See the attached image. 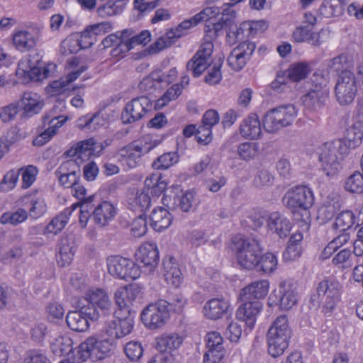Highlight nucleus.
Returning a JSON list of instances; mask_svg holds the SVG:
<instances>
[{
    "instance_id": "nucleus-1",
    "label": "nucleus",
    "mask_w": 363,
    "mask_h": 363,
    "mask_svg": "<svg viewBox=\"0 0 363 363\" xmlns=\"http://www.w3.org/2000/svg\"><path fill=\"white\" fill-rule=\"evenodd\" d=\"M226 21L219 18L210 20L206 23L205 32L209 40L201 44L199 49L186 64V70L191 72L194 77H199L208 67L211 62L213 45L211 40L219 35Z\"/></svg>"
},
{
    "instance_id": "nucleus-2",
    "label": "nucleus",
    "mask_w": 363,
    "mask_h": 363,
    "mask_svg": "<svg viewBox=\"0 0 363 363\" xmlns=\"http://www.w3.org/2000/svg\"><path fill=\"white\" fill-rule=\"evenodd\" d=\"M348 153L346 142L342 139L326 142L320 145L318 154L323 172L329 177L337 175L341 169L340 162Z\"/></svg>"
},
{
    "instance_id": "nucleus-3",
    "label": "nucleus",
    "mask_w": 363,
    "mask_h": 363,
    "mask_svg": "<svg viewBox=\"0 0 363 363\" xmlns=\"http://www.w3.org/2000/svg\"><path fill=\"white\" fill-rule=\"evenodd\" d=\"M259 241L254 238H240L235 241V250L239 264L247 269H253L259 264L262 252Z\"/></svg>"
},
{
    "instance_id": "nucleus-4",
    "label": "nucleus",
    "mask_w": 363,
    "mask_h": 363,
    "mask_svg": "<svg viewBox=\"0 0 363 363\" xmlns=\"http://www.w3.org/2000/svg\"><path fill=\"white\" fill-rule=\"evenodd\" d=\"M297 116V110L292 104L282 105L268 111L263 119L266 131L275 133L291 125Z\"/></svg>"
},
{
    "instance_id": "nucleus-5",
    "label": "nucleus",
    "mask_w": 363,
    "mask_h": 363,
    "mask_svg": "<svg viewBox=\"0 0 363 363\" xmlns=\"http://www.w3.org/2000/svg\"><path fill=\"white\" fill-rule=\"evenodd\" d=\"M158 144L157 140H152L149 135L144 136L120 150L121 160L129 168H134L140 163L142 156L148 153Z\"/></svg>"
},
{
    "instance_id": "nucleus-6",
    "label": "nucleus",
    "mask_w": 363,
    "mask_h": 363,
    "mask_svg": "<svg viewBox=\"0 0 363 363\" xmlns=\"http://www.w3.org/2000/svg\"><path fill=\"white\" fill-rule=\"evenodd\" d=\"M340 284L333 280H323L316 288V294L311 297V301L322 306V311L329 315L340 301Z\"/></svg>"
},
{
    "instance_id": "nucleus-7",
    "label": "nucleus",
    "mask_w": 363,
    "mask_h": 363,
    "mask_svg": "<svg viewBox=\"0 0 363 363\" xmlns=\"http://www.w3.org/2000/svg\"><path fill=\"white\" fill-rule=\"evenodd\" d=\"M282 203L293 212L299 210L306 211L314 203V195L309 187L296 186L286 191L282 197Z\"/></svg>"
},
{
    "instance_id": "nucleus-8",
    "label": "nucleus",
    "mask_w": 363,
    "mask_h": 363,
    "mask_svg": "<svg viewBox=\"0 0 363 363\" xmlns=\"http://www.w3.org/2000/svg\"><path fill=\"white\" fill-rule=\"evenodd\" d=\"M357 92V85L354 74L349 69L340 72L335 86V94L338 103L342 106L351 104Z\"/></svg>"
},
{
    "instance_id": "nucleus-9",
    "label": "nucleus",
    "mask_w": 363,
    "mask_h": 363,
    "mask_svg": "<svg viewBox=\"0 0 363 363\" xmlns=\"http://www.w3.org/2000/svg\"><path fill=\"white\" fill-rule=\"evenodd\" d=\"M109 274L126 281L134 280L140 275V267L133 261L121 256H111L106 259Z\"/></svg>"
},
{
    "instance_id": "nucleus-10",
    "label": "nucleus",
    "mask_w": 363,
    "mask_h": 363,
    "mask_svg": "<svg viewBox=\"0 0 363 363\" xmlns=\"http://www.w3.org/2000/svg\"><path fill=\"white\" fill-rule=\"evenodd\" d=\"M169 303L160 300L149 304L141 313V320L145 326L150 329L162 327L169 318Z\"/></svg>"
},
{
    "instance_id": "nucleus-11",
    "label": "nucleus",
    "mask_w": 363,
    "mask_h": 363,
    "mask_svg": "<svg viewBox=\"0 0 363 363\" xmlns=\"http://www.w3.org/2000/svg\"><path fill=\"white\" fill-rule=\"evenodd\" d=\"M41 38V28L29 26L26 29L16 30L12 35L14 48L21 52L35 49Z\"/></svg>"
},
{
    "instance_id": "nucleus-12",
    "label": "nucleus",
    "mask_w": 363,
    "mask_h": 363,
    "mask_svg": "<svg viewBox=\"0 0 363 363\" xmlns=\"http://www.w3.org/2000/svg\"><path fill=\"white\" fill-rule=\"evenodd\" d=\"M152 109V102L147 96L134 98L125 106L121 120L123 123H132L140 120Z\"/></svg>"
},
{
    "instance_id": "nucleus-13",
    "label": "nucleus",
    "mask_w": 363,
    "mask_h": 363,
    "mask_svg": "<svg viewBox=\"0 0 363 363\" xmlns=\"http://www.w3.org/2000/svg\"><path fill=\"white\" fill-rule=\"evenodd\" d=\"M116 319L108 321L105 328L106 333L114 340L130 334L134 325L133 314H121V311H115Z\"/></svg>"
},
{
    "instance_id": "nucleus-14",
    "label": "nucleus",
    "mask_w": 363,
    "mask_h": 363,
    "mask_svg": "<svg viewBox=\"0 0 363 363\" xmlns=\"http://www.w3.org/2000/svg\"><path fill=\"white\" fill-rule=\"evenodd\" d=\"M30 55L26 62L18 63L17 74H26L32 80L42 81L53 75L56 70V65L48 63L43 67L39 65L40 60H37V65L30 59Z\"/></svg>"
},
{
    "instance_id": "nucleus-15",
    "label": "nucleus",
    "mask_w": 363,
    "mask_h": 363,
    "mask_svg": "<svg viewBox=\"0 0 363 363\" xmlns=\"http://www.w3.org/2000/svg\"><path fill=\"white\" fill-rule=\"evenodd\" d=\"M269 298L282 310H289L297 303L298 294L293 284L284 281L273 291Z\"/></svg>"
},
{
    "instance_id": "nucleus-16",
    "label": "nucleus",
    "mask_w": 363,
    "mask_h": 363,
    "mask_svg": "<svg viewBox=\"0 0 363 363\" xmlns=\"http://www.w3.org/2000/svg\"><path fill=\"white\" fill-rule=\"evenodd\" d=\"M256 48L255 43L243 41L233 48L227 58L229 67L235 70H241L250 60Z\"/></svg>"
},
{
    "instance_id": "nucleus-17",
    "label": "nucleus",
    "mask_w": 363,
    "mask_h": 363,
    "mask_svg": "<svg viewBox=\"0 0 363 363\" xmlns=\"http://www.w3.org/2000/svg\"><path fill=\"white\" fill-rule=\"evenodd\" d=\"M206 352L203 357L204 363H221L225 355L223 339L218 332H210L206 337Z\"/></svg>"
},
{
    "instance_id": "nucleus-18",
    "label": "nucleus",
    "mask_w": 363,
    "mask_h": 363,
    "mask_svg": "<svg viewBox=\"0 0 363 363\" xmlns=\"http://www.w3.org/2000/svg\"><path fill=\"white\" fill-rule=\"evenodd\" d=\"M137 261L148 273L152 272L158 265L159 252L154 243H143L135 253Z\"/></svg>"
},
{
    "instance_id": "nucleus-19",
    "label": "nucleus",
    "mask_w": 363,
    "mask_h": 363,
    "mask_svg": "<svg viewBox=\"0 0 363 363\" xmlns=\"http://www.w3.org/2000/svg\"><path fill=\"white\" fill-rule=\"evenodd\" d=\"M328 96V89H311L302 96V103L307 111L319 113L325 106Z\"/></svg>"
},
{
    "instance_id": "nucleus-20",
    "label": "nucleus",
    "mask_w": 363,
    "mask_h": 363,
    "mask_svg": "<svg viewBox=\"0 0 363 363\" xmlns=\"http://www.w3.org/2000/svg\"><path fill=\"white\" fill-rule=\"evenodd\" d=\"M236 311L238 320L245 322L247 327L251 330L256 323L257 317L260 313L262 304L258 301H243Z\"/></svg>"
},
{
    "instance_id": "nucleus-21",
    "label": "nucleus",
    "mask_w": 363,
    "mask_h": 363,
    "mask_svg": "<svg viewBox=\"0 0 363 363\" xmlns=\"http://www.w3.org/2000/svg\"><path fill=\"white\" fill-rule=\"evenodd\" d=\"M17 102L20 109L23 111V117H31L38 113L44 105L40 96L33 92H24Z\"/></svg>"
},
{
    "instance_id": "nucleus-22",
    "label": "nucleus",
    "mask_w": 363,
    "mask_h": 363,
    "mask_svg": "<svg viewBox=\"0 0 363 363\" xmlns=\"http://www.w3.org/2000/svg\"><path fill=\"white\" fill-rule=\"evenodd\" d=\"M116 213V208L111 202L104 201L94 208L91 217L96 225L104 227L113 220Z\"/></svg>"
},
{
    "instance_id": "nucleus-23",
    "label": "nucleus",
    "mask_w": 363,
    "mask_h": 363,
    "mask_svg": "<svg viewBox=\"0 0 363 363\" xmlns=\"http://www.w3.org/2000/svg\"><path fill=\"white\" fill-rule=\"evenodd\" d=\"M267 221L269 230L280 238H286L291 230L292 225L289 219L279 212L271 213Z\"/></svg>"
},
{
    "instance_id": "nucleus-24",
    "label": "nucleus",
    "mask_w": 363,
    "mask_h": 363,
    "mask_svg": "<svg viewBox=\"0 0 363 363\" xmlns=\"http://www.w3.org/2000/svg\"><path fill=\"white\" fill-rule=\"evenodd\" d=\"M240 133L242 137L257 140L262 135V126L259 118L256 113H251L244 118L240 125Z\"/></svg>"
},
{
    "instance_id": "nucleus-25",
    "label": "nucleus",
    "mask_w": 363,
    "mask_h": 363,
    "mask_svg": "<svg viewBox=\"0 0 363 363\" xmlns=\"http://www.w3.org/2000/svg\"><path fill=\"white\" fill-rule=\"evenodd\" d=\"M230 307L229 302L223 298H213L208 300L203 306V315L210 320L221 318Z\"/></svg>"
},
{
    "instance_id": "nucleus-26",
    "label": "nucleus",
    "mask_w": 363,
    "mask_h": 363,
    "mask_svg": "<svg viewBox=\"0 0 363 363\" xmlns=\"http://www.w3.org/2000/svg\"><path fill=\"white\" fill-rule=\"evenodd\" d=\"M58 247L57 263L61 267H65L72 262L75 252L74 236L69 235L62 237L58 242Z\"/></svg>"
},
{
    "instance_id": "nucleus-27",
    "label": "nucleus",
    "mask_w": 363,
    "mask_h": 363,
    "mask_svg": "<svg viewBox=\"0 0 363 363\" xmlns=\"http://www.w3.org/2000/svg\"><path fill=\"white\" fill-rule=\"evenodd\" d=\"M269 283L266 279L255 281L245 287L240 292L242 301H252L265 297L268 293Z\"/></svg>"
},
{
    "instance_id": "nucleus-28",
    "label": "nucleus",
    "mask_w": 363,
    "mask_h": 363,
    "mask_svg": "<svg viewBox=\"0 0 363 363\" xmlns=\"http://www.w3.org/2000/svg\"><path fill=\"white\" fill-rule=\"evenodd\" d=\"M163 275L166 281L174 287H179L182 283V276L178 264L173 257L163 260Z\"/></svg>"
},
{
    "instance_id": "nucleus-29",
    "label": "nucleus",
    "mask_w": 363,
    "mask_h": 363,
    "mask_svg": "<svg viewBox=\"0 0 363 363\" xmlns=\"http://www.w3.org/2000/svg\"><path fill=\"white\" fill-rule=\"evenodd\" d=\"M257 23H251L250 21L242 23L239 27L235 26L231 28L227 34V40L231 45L237 41L242 40L244 38L257 34Z\"/></svg>"
},
{
    "instance_id": "nucleus-30",
    "label": "nucleus",
    "mask_w": 363,
    "mask_h": 363,
    "mask_svg": "<svg viewBox=\"0 0 363 363\" xmlns=\"http://www.w3.org/2000/svg\"><path fill=\"white\" fill-rule=\"evenodd\" d=\"M156 347L161 353L177 350L183 342L182 336L177 333H164L156 338Z\"/></svg>"
},
{
    "instance_id": "nucleus-31",
    "label": "nucleus",
    "mask_w": 363,
    "mask_h": 363,
    "mask_svg": "<svg viewBox=\"0 0 363 363\" xmlns=\"http://www.w3.org/2000/svg\"><path fill=\"white\" fill-rule=\"evenodd\" d=\"M151 226L156 231H162L167 229L172 221L170 213L163 207L155 208L150 216Z\"/></svg>"
},
{
    "instance_id": "nucleus-32",
    "label": "nucleus",
    "mask_w": 363,
    "mask_h": 363,
    "mask_svg": "<svg viewBox=\"0 0 363 363\" xmlns=\"http://www.w3.org/2000/svg\"><path fill=\"white\" fill-rule=\"evenodd\" d=\"M75 208L76 206L72 205L71 207L65 208L60 213L50 220L45 227L44 233L56 235L62 231L67 225L69 216Z\"/></svg>"
},
{
    "instance_id": "nucleus-33",
    "label": "nucleus",
    "mask_w": 363,
    "mask_h": 363,
    "mask_svg": "<svg viewBox=\"0 0 363 363\" xmlns=\"http://www.w3.org/2000/svg\"><path fill=\"white\" fill-rule=\"evenodd\" d=\"M86 299L104 313H106L111 308V302L106 291L95 289L89 291L86 294Z\"/></svg>"
},
{
    "instance_id": "nucleus-34",
    "label": "nucleus",
    "mask_w": 363,
    "mask_h": 363,
    "mask_svg": "<svg viewBox=\"0 0 363 363\" xmlns=\"http://www.w3.org/2000/svg\"><path fill=\"white\" fill-rule=\"evenodd\" d=\"M363 139V122L361 121H354L346 130V135L344 141L348 147V152L350 149L358 147Z\"/></svg>"
},
{
    "instance_id": "nucleus-35",
    "label": "nucleus",
    "mask_w": 363,
    "mask_h": 363,
    "mask_svg": "<svg viewBox=\"0 0 363 363\" xmlns=\"http://www.w3.org/2000/svg\"><path fill=\"white\" fill-rule=\"evenodd\" d=\"M348 4V0H323L319 11L325 18L340 16Z\"/></svg>"
},
{
    "instance_id": "nucleus-36",
    "label": "nucleus",
    "mask_w": 363,
    "mask_h": 363,
    "mask_svg": "<svg viewBox=\"0 0 363 363\" xmlns=\"http://www.w3.org/2000/svg\"><path fill=\"white\" fill-rule=\"evenodd\" d=\"M291 329L289 326L288 318L286 315H282L278 316L268 330L267 336L280 337L285 336L286 339L289 340L291 337Z\"/></svg>"
},
{
    "instance_id": "nucleus-37",
    "label": "nucleus",
    "mask_w": 363,
    "mask_h": 363,
    "mask_svg": "<svg viewBox=\"0 0 363 363\" xmlns=\"http://www.w3.org/2000/svg\"><path fill=\"white\" fill-rule=\"evenodd\" d=\"M95 142L94 139L90 138L78 143L75 147H72L66 152L68 157H77L83 160L88 158L93 154Z\"/></svg>"
},
{
    "instance_id": "nucleus-38",
    "label": "nucleus",
    "mask_w": 363,
    "mask_h": 363,
    "mask_svg": "<svg viewBox=\"0 0 363 363\" xmlns=\"http://www.w3.org/2000/svg\"><path fill=\"white\" fill-rule=\"evenodd\" d=\"M66 323L68 327L77 332H84L89 326V321L79 311H69L66 316Z\"/></svg>"
},
{
    "instance_id": "nucleus-39",
    "label": "nucleus",
    "mask_w": 363,
    "mask_h": 363,
    "mask_svg": "<svg viewBox=\"0 0 363 363\" xmlns=\"http://www.w3.org/2000/svg\"><path fill=\"white\" fill-rule=\"evenodd\" d=\"M50 347L55 355H66L72 351V340L67 335H60L52 342Z\"/></svg>"
},
{
    "instance_id": "nucleus-40",
    "label": "nucleus",
    "mask_w": 363,
    "mask_h": 363,
    "mask_svg": "<svg viewBox=\"0 0 363 363\" xmlns=\"http://www.w3.org/2000/svg\"><path fill=\"white\" fill-rule=\"evenodd\" d=\"M289 340L285 336L269 337L267 336L268 352L273 357H277L282 354L289 346Z\"/></svg>"
},
{
    "instance_id": "nucleus-41",
    "label": "nucleus",
    "mask_w": 363,
    "mask_h": 363,
    "mask_svg": "<svg viewBox=\"0 0 363 363\" xmlns=\"http://www.w3.org/2000/svg\"><path fill=\"white\" fill-rule=\"evenodd\" d=\"M164 77L158 72H153L150 76L145 77L139 84L141 91L147 94H152L156 89L161 88V83L164 82Z\"/></svg>"
},
{
    "instance_id": "nucleus-42",
    "label": "nucleus",
    "mask_w": 363,
    "mask_h": 363,
    "mask_svg": "<svg viewBox=\"0 0 363 363\" xmlns=\"http://www.w3.org/2000/svg\"><path fill=\"white\" fill-rule=\"evenodd\" d=\"M355 216L351 211H343L336 217L333 228L338 231H347L354 223Z\"/></svg>"
},
{
    "instance_id": "nucleus-43",
    "label": "nucleus",
    "mask_w": 363,
    "mask_h": 363,
    "mask_svg": "<svg viewBox=\"0 0 363 363\" xmlns=\"http://www.w3.org/2000/svg\"><path fill=\"white\" fill-rule=\"evenodd\" d=\"M195 202L194 194L192 191H187L180 195L174 197V207L184 212L190 211Z\"/></svg>"
},
{
    "instance_id": "nucleus-44",
    "label": "nucleus",
    "mask_w": 363,
    "mask_h": 363,
    "mask_svg": "<svg viewBox=\"0 0 363 363\" xmlns=\"http://www.w3.org/2000/svg\"><path fill=\"white\" fill-rule=\"evenodd\" d=\"M149 194V189H138L135 194H133L131 203L138 207L140 211H144L148 209L151 203V198Z\"/></svg>"
},
{
    "instance_id": "nucleus-45",
    "label": "nucleus",
    "mask_w": 363,
    "mask_h": 363,
    "mask_svg": "<svg viewBox=\"0 0 363 363\" xmlns=\"http://www.w3.org/2000/svg\"><path fill=\"white\" fill-rule=\"evenodd\" d=\"M309 71V67L306 63L298 62L291 65L286 70V73L290 81L299 82L307 77Z\"/></svg>"
},
{
    "instance_id": "nucleus-46",
    "label": "nucleus",
    "mask_w": 363,
    "mask_h": 363,
    "mask_svg": "<svg viewBox=\"0 0 363 363\" xmlns=\"http://www.w3.org/2000/svg\"><path fill=\"white\" fill-rule=\"evenodd\" d=\"M278 264L277 256L271 252L259 255V264L255 267L264 273H272L276 270Z\"/></svg>"
},
{
    "instance_id": "nucleus-47",
    "label": "nucleus",
    "mask_w": 363,
    "mask_h": 363,
    "mask_svg": "<svg viewBox=\"0 0 363 363\" xmlns=\"http://www.w3.org/2000/svg\"><path fill=\"white\" fill-rule=\"evenodd\" d=\"M28 218V212L18 208L16 211H9L4 213L0 218V223L2 224H11L16 225L25 221Z\"/></svg>"
},
{
    "instance_id": "nucleus-48",
    "label": "nucleus",
    "mask_w": 363,
    "mask_h": 363,
    "mask_svg": "<svg viewBox=\"0 0 363 363\" xmlns=\"http://www.w3.org/2000/svg\"><path fill=\"white\" fill-rule=\"evenodd\" d=\"M67 67L73 69L74 70L68 73L65 78V82L67 84L75 81L84 72H85L88 67L84 65H79V60L77 57H72L67 61Z\"/></svg>"
},
{
    "instance_id": "nucleus-49",
    "label": "nucleus",
    "mask_w": 363,
    "mask_h": 363,
    "mask_svg": "<svg viewBox=\"0 0 363 363\" xmlns=\"http://www.w3.org/2000/svg\"><path fill=\"white\" fill-rule=\"evenodd\" d=\"M345 189L352 193H363V174L359 172H354L351 174L345 180Z\"/></svg>"
},
{
    "instance_id": "nucleus-50",
    "label": "nucleus",
    "mask_w": 363,
    "mask_h": 363,
    "mask_svg": "<svg viewBox=\"0 0 363 363\" xmlns=\"http://www.w3.org/2000/svg\"><path fill=\"white\" fill-rule=\"evenodd\" d=\"M178 162V155L175 152H167L162 155L155 160L152 167L155 169L165 170Z\"/></svg>"
},
{
    "instance_id": "nucleus-51",
    "label": "nucleus",
    "mask_w": 363,
    "mask_h": 363,
    "mask_svg": "<svg viewBox=\"0 0 363 363\" xmlns=\"http://www.w3.org/2000/svg\"><path fill=\"white\" fill-rule=\"evenodd\" d=\"M340 208L337 202H327L322 205L318 211V219L322 223H325L330 220Z\"/></svg>"
},
{
    "instance_id": "nucleus-52",
    "label": "nucleus",
    "mask_w": 363,
    "mask_h": 363,
    "mask_svg": "<svg viewBox=\"0 0 363 363\" xmlns=\"http://www.w3.org/2000/svg\"><path fill=\"white\" fill-rule=\"evenodd\" d=\"M96 339L90 337L79 345L77 352L79 359H81V361H85L91 354L96 356Z\"/></svg>"
},
{
    "instance_id": "nucleus-53",
    "label": "nucleus",
    "mask_w": 363,
    "mask_h": 363,
    "mask_svg": "<svg viewBox=\"0 0 363 363\" xmlns=\"http://www.w3.org/2000/svg\"><path fill=\"white\" fill-rule=\"evenodd\" d=\"M259 152V145L257 143L245 142L238 148L240 157L243 160H250L255 158Z\"/></svg>"
},
{
    "instance_id": "nucleus-54",
    "label": "nucleus",
    "mask_w": 363,
    "mask_h": 363,
    "mask_svg": "<svg viewBox=\"0 0 363 363\" xmlns=\"http://www.w3.org/2000/svg\"><path fill=\"white\" fill-rule=\"evenodd\" d=\"M60 117H54L48 121V124L50 125L44 132H43L38 138L37 140L41 144H44L55 135L57 128L61 127L65 122V120L60 121Z\"/></svg>"
},
{
    "instance_id": "nucleus-55",
    "label": "nucleus",
    "mask_w": 363,
    "mask_h": 363,
    "mask_svg": "<svg viewBox=\"0 0 363 363\" xmlns=\"http://www.w3.org/2000/svg\"><path fill=\"white\" fill-rule=\"evenodd\" d=\"M177 38L174 35V33L169 30L166 34L157 39L156 42L149 47V52L155 54L166 48L169 47Z\"/></svg>"
},
{
    "instance_id": "nucleus-56",
    "label": "nucleus",
    "mask_w": 363,
    "mask_h": 363,
    "mask_svg": "<svg viewBox=\"0 0 363 363\" xmlns=\"http://www.w3.org/2000/svg\"><path fill=\"white\" fill-rule=\"evenodd\" d=\"M123 10V6L121 1L113 2L108 1L104 6L98 9L99 14L102 17L111 16L121 13Z\"/></svg>"
},
{
    "instance_id": "nucleus-57",
    "label": "nucleus",
    "mask_w": 363,
    "mask_h": 363,
    "mask_svg": "<svg viewBox=\"0 0 363 363\" xmlns=\"http://www.w3.org/2000/svg\"><path fill=\"white\" fill-rule=\"evenodd\" d=\"M274 182V175L264 169L258 170L253 180L255 186L257 188L270 186Z\"/></svg>"
},
{
    "instance_id": "nucleus-58",
    "label": "nucleus",
    "mask_w": 363,
    "mask_h": 363,
    "mask_svg": "<svg viewBox=\"0 0 363 363\" xmlns=\"http://www.w3.org/2000/svg\"><path fill=\"white\" fill-rule=\"evenodd\" d=\"M22 175V188L28 189L36 179L38 170L33 165H28L26 167L19 169V174Z\"/></svg>"
},
{
    "instance_id": "nucleus-59",
    "label": "nucleus",
    "mask_w": 363,
    "mask_h": 363,
    "mask_svg": "<svg viewBox=\"0 0 363 363\" xmlns=\"http://www.w3.org/2000/svg\"><path fill=\"white\" fill-rule=\"evenodd\" d=\"M125 291L123 289H119L115 292V301L116 305L118 306V309L116 311H121V314H133L135 312H131L129 308L130 300L127 298Z\"/></svg>"
},
{
    "instance_id": "nucleus-60",
    "label": "nucleus",
    "mask_w": 363,
    "mask_h": 363,
    "mask_svg": "<svg viewBox=\"0 0 363 363\" xmlns=\"http://www.w3.org/2000/svg\"><path fill=\"white\" fill-rule=\"evenodd\" d=\"M223 62L219 60L218 62H214L212 67H210L207 74L205 77V82L209 85H215L222 79V73L220 71Z\"/></svg>"
},
{
    "instance_id": "nucleus-61",
    "label": "nucleus",
    "mask_w": 363,
    "mask_h": 363,
    "mask_svg": "<svg viewBox=\"0 0 363 363\" xmlns=\"http://www.w3.org/2000/svg\"><path fill=\"white\" fill-rule=\"evenodd\" d=\"M332 262L335 265H341L343 268H348L353 265L354 256L350 250L343 249L336 254Z\"/></svg>"
},
{
    "instance_id": "nucleus-62",
    "label": "nucleus",
    "mask_w": 363,
    "mask_h": 363,
    "mask_svg": "<svg viewBox=\"0 0 363 363\" xmlns=\"http://www.w3.org/2000/svg\"><path fill=\"white\" fill-rule=\"evenodd\" d=\"M56 176L80 174V169L75 160H69L62 162L55 172Z\"/></svg>"
},
{
    "instance_id": "nucleus-63",
    "label": "nucleus",
    "mask_w": 363,
    "mask_h": 363,
    "mask_svg": "<svg viewBox=\"0 0 363 363\" xmlns=\"http://www.w3.org/2000/svg\"><path fill=\"white\" fill-rule=\"evenodd\" d=\"M124 351L130 360L137 361L142 357L143 348L140 342L132 341L125 345Z\"/></svg>"
},
{
    "instance_id": "nucleus-64",
    "label": "nucleus",
    "mask_w": 363,
    "mask_h": 363,
    "mask_svg": "<svg viewBox=\"0 0 363 363\" xmlns=\"http://www.w3.org/2000/svg\"><path fill=\"white\" fill-rule=\"evenodd\" d=\"M147 229L146 218L139 216L131 223L130 233L135 238H140L146 233Z\"/></svg>"
}]
</instances>
